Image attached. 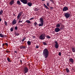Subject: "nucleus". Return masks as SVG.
Returning <instances> with one entry per match:
<instances>
[{"label": "nucleus", "mask_w": 75, "mask_h": 75, "mask_svg": "<svg viewBox=\"0 0 75 75\" xmlns=\"http://www.w3.org/2000/svg\"><path fill=\"white\" fill-rule=\"evenodd\" d=\"M49 54V52L48 49L47 48L45 49L43 51V55L45 58H47L48 57Z\"/></svg>", "instance_id": "1"}, {"label": "nucleus", "mask_w": 75, "mask_h": 75, "mask_svg": "<svg viewBox=\"0 0 75 75\" xmlns=\"http://www.w3.org/2000/svg\"><path fill=\"white\" fill-rule=\"evenodd\" d=\"M40 20L39 21L40 23H40L39 24V26L41 27V26H43L44 25V20L42 18H40Z\"/></svg>", "instance_id": "2"}, {"label": "nucleus", "mask_w": 75, "mask_h": 75, "mask_svg": "<svg viewBox=\"0 0 75 75\" xmlns=\"http://www.w3.org/2000/svg\"><path fill=\"white\" fill-rule=\"evenodd\" d=\"M46 36V35H45V34H42L40 36L39 38L40 40H44Z\"/></svg>", "instance_id": "3"}, {"label": "nucleus", "mask_w": 75, "mask_h": 75, "mask_svg": "<svg viewBox=\"0 0 75 75\" xmlns=\"http://www.w3.org/2000/svg\"><path fill=\"white\" fill-rule=\"evenodd\" d=\"M28 68L27 67H24V69H23V71L24 72V73L25 74H26V73H27V72H28Z\"/></svg>", "instance_id": "4"}, {"label": "nucleus", "mask_w": 75, "mask_h": 75, "mask_svg": "<svg viewBox=\"0 0 75 75\" xmlns=\"http://www.w3.org/2000/svg\"><path fill=\"white\" fill-rule=\"evenodd\" d=\"M70 14L68 13L67 12L65 14L64 16H65L66 18H68L69 17H70Z\"/></svg>", "instance_id": "5"}, {"label": "nucleus", "mask_w": 75, "mask_h": 75, "mask_svg": "<svg viewBox=\"0 0 75 75\" xmlns=\"http://www.w3.org/2000/svg\"><path fill=\"white\" fill-rule=\"evenodd\" d=\"M20 1L23 4H27V0H20Z\"/></svg>", "instance_id": "6"}, {"label": "nucleus", "mask_w": 75, "mask_h": 75, "mask_svg": "<svg viewBox=\"0 0 75 75\" xmlns=\"http://www.w3.org/2000/svg\"><path fill=\"white\" fill-rule=\"evenodd\" d=\"M67 10H68V7L64 6L63 7V11H67Z\"/></svg>", "instance_id": "7"}, {"label": "nucleus", "mask_w": 75, "mask_h": 75, "mask_svg": "<svg viewBox=\"0 0 75 75\" xmlns=\"http://www.w3.org/2000/svg\"><path fill=\"white\" fill-rule=\"evenodd\" d=\"M61 29H59V28H55L54 29V31L56 33H58V32H59V31H60V30Z\"/></svg>", "instance_id": "8"}, {"label": "nucleus", "mask_w": 75, "mask_h": 75, "mask_svg": "<svg viewBox=\"0 0 75 75\" xmlns=\"http://www.w3.org/2000/svg\"><path fill=\"white\" fill-rule=\"evenodd\" d=\"M55 42L56 43L55 45V48H56V49H57V48H58L59 45L58 43V42H57V41H55Z\"/></svg>", "instance_id": "9"}, {"label": "nucleus", "mask_w": 75, "mask_h": 75, "mask_svg": "<svg viewBox=\"0 0 75 75\" xmlns=\"http://www.w3.org/2000/svg\"><path fill=\"white\" fill-rule=\"evenodd\" d=\"M22 14H23V13L22 12H20L19 13H18V15L17 17L18 20L20 17V16H21V15H22Z\"/></svg>", "instance_id": "10"}, {"label": "nucleus", "mask_w": 75, "mask_h": 75, "mask_svg": "<svg viewBox=\"0 0 75 75\" xmlns=\"http://www.w3.org/2000/svg\"><path fill=\"white\" fill-rule=\"evenodd\" d=\"M17 23V21L16 19H14L12 22V24L13 25H15Z\"/></svg>", "instance_id": "11"}, {"label": "nucleus", "mask_w": 75, "mask_h": 75, "mask_svg": "<svg viewBox=\"0 0 75 75\" xmlns=\"http://www.w3.org/2000/svg\"><path fill=\"white\" fill-rule=\"evenodd\" d=\"M14 3V0H12L9 2L10 5H11V6H12V5H13Z\"/></svg>", "instance_id": "12"}, {"label": "nucleus", "mask_w": 75, "mask_h": 75, "mask_svg": "<svg viewBox=\"0 0 75 75\" xmlns=\"http://www.w3.org/2000/svg\"><path fill=\"white\" fill-rule=\"evenodd\" d=\"M69 61L71 63H74V59L72 58H70L69 59Z\"/></svg>", "instance_id": "13"}, {"label": "nucleus", "mask_w": 75, "mask_h": 75, "mask_svg": "<svg viewBox=\"0 0 75 75\" xmlns=\"http://www.w3.org/2000/svg\"><path fill=\"white\" fill-rule=\"evenodd\" d=\"M20 48L21 49H25V48H26V47L21 45L20 46Z\"/></svg>", "instance_id": "14"}, {"label": "nucleus", "mask_w": 75, "mask_h": 75, "mask_svg": "<svg viewBox=\"0 0 75 75\" xmlns=\"http://www.w3.org/2000/svg\"><path fill=\"white\" fill-rule=\"evenodd\" d=\"M32 4H33L30 3H28V6H29V7H31V6L32 5Z\"/></svg>", "instance_id": "15"}, {"label": "nucleus", "mask_w": 75, "mask_h": 75, "mask_svg": "<svg viewBox=\"0 0 75 75\" xmlns=\"http://www.w3.org/2000/svg\"><path fill=\"white\" fill-rule=\"evenodd\" d=\"M27 43L28 45H31V42L30 41H28Z\"/></svg>", "instance_id": "16"}, {"label": "nucleus", "mask_w": 75, "mask_h": 75, "mask_svg": "<svg viewBox=\"0 0 75 75\" xmlns=\"http://www.w3.org/2000/svg\"><path fill=\"white\" fill-rule=\"evenodd\" d=\"M65 70L67 72V73H68L69 72H70V71H69V69L67 68Z\"/></svg>", "instance_id": "17"}, {"label": "nucleus", "mask_w": 75, "mask_h": 75, "mask_svg": "<svg viewBox=\"0 0 75 75\" xmlns=\"http://www.w3.org/2000/svg\"><path fill=\"white\" fill-rule=\"evenodd\" d=\"M17 4H18V5H21V3H20V1H17Z\"/></svg>", "instance_id": "18"}, {"label": "nucleus", "mask_w": 75, "mask_h": 75, "mask_svg": "<svg viewBox=\"0 0 75 75\" xmlns=\"http://www.w3.org/2000/svg\"><path fill=\"white\" fill-rule=\"evenodd\" d=\"M4 23L5 26H7V25H8V24H7V22L6 21H4Z\"/></svg>", "instance_id": "19"}, {"label": "nucleus", "mask_w": 75, "mask_h": 75, "mask_svg": "<svg viewBox=\"0 0 75 75\" xmlns=\"http://www.w3.org/2000/svg\"><path fill=\"white\" fill-rule=\"evenodd\" d=\"M56 27L57 28H59V27H60V24H57L56 25Z\"/></svg>", "instance_id": "20"}, {"label": "nucleus", "mask_w": 75, "mask_h": 75, "mask_svg": "<svg viewBox=\"0 0 75 75\" xmlns=\"http://www.w3.org/2000/svg\"><path fill=\"white\" fill-rule=\"evenodd\" d=\"M26 22L27 23H28V24H30V23H31V21L28 20L26 21Z\"/></svg>", "instance_id": "21"}, {"label": "nucleus", "mask_w": 75, "mask_h": 75, "mask_svg": "<svg viewBox=\"0 0 75 75\" xmlns=\"http://www.w3.org/2000/svg\"><path fill=\"white\" fill-rule=\"evenodd\" d=\"M34 25L35 27H37V23L36 22H35L34 23Z\"/></svg>", "instance_id": "22"}, {"label": "nucleus", "mask_w": 75, "mask_h": 75, "mask_svg": "<svg viewBox=\"0 0 75 75\" xmlns=\"http://www.w3.org/2000/svg\"><path fill=\"white\" fill-rule=\"evenodd\" d=\"M0 37L3 38V37H4V35L2 34V33L0 34Z\"/></svg>", "instance_id": "23"}, {"label": "nucleus", "mask_w": 75, "mask_h": 75, "mask_svg": "<svg viewBox=\"0 0 75 75\" xmlns=\"http://www.w3.org/2000/svg\"><path fill=\"white\" fill-rule=\"evenodd\" d=\"M15 35L18 36V35H20V34L18 33H17V32H16V33H15Z\"/></svg>", "instance_id": "24"}, {"label": "nucleus", "mask_w": 75, "mask_h": 75, "mask_svg": "<svg viewBox=\"0 0 75 75\" xmlns=\"http://www.w3.org/2000/svg\"><path fill=\"white\" fill-rule=\"evenodd\" d=\"M3 13V11L2 10H1L0 11V15L2 14Z\"/></svg>", "instance_id": "25"}, {"label": "nucleus", "mask_w": 75, "mask_h": 75, "mask_svg": "<svg viewBox=\"0 0 75 75\" xmlns=\"http://www.w3.org/2000/svg\"><path fill=\"white\" fill-rule=\"evenodd\" d=\"M42 43L43 44V45H47V43L45 42H43Z\"/></svg>", "instance_id": "26"}, {"label": "nucleus", "mask_w": 75, "mask_h": 75, "mask_svg": "<svg viewBox=\"0 0 75 75\" xmlns=\"http://www.w3.org/2000/svg\"><path fill=\"white\" fill-rule=\"evenodd\" d=\"M72 51L73 52H75V48H72Z\"/></svg>", "instance_id": "27"}, {"label": "nucleus", "mask_w": 75, "mask_h": 75, "mask_svg": "<svg viewBox=\"0 0 75 75\" xmlns=\"http://www.w3.org/2000/svg\"><path fill=\"white\" fill-rule=\"evenodd\" d=\"M39 9L38 8H35L34 9V11H38V10Z\"/></svg>", "instance_id": "28"}, {"label": "nucleus", "mask_w": 75, "mask_h": 75, "mask_svg": "<svg viewBox=\"0 0 75 75\" xmlns=\"http://www.w3.org/2000/svg\"><path fill=\"white\" fill-rule=\"evenodd\" d=\"M46 37L47 38H48V39H50V38H51V37L50 36H49L48 35H47L46 36Z\"/></svg>", "instance_id": "29"}, {"label": "nucleus", "mask_w": 75, "mask_h": 75, "mask_svg": "<svg viewBox=\"0 0 75 75\" xmlns=\"http://www.w3.org/2000/svg\"><path fill=\"white\" fill-rule=\"evenodd\" d=\"M7 60L8 61V62H10V59L9 58H7Z\"/></svg>", "instance_id": "30"}, {"label": "nucleus", "mask_w": 75, "mask_h": 75, "mask_svg": "<svg viewBox=\"0 0 75 75\" xmlns=\"http://www.w3.org/2000/svg\"><path fill=\"white\" fill-rule=\"evenodd\" d=\"M47 6H49V5L50 4V2H47Z\"/></svg>", "instance_id": "31"}, {"label": "nucleus", "mask_w": 75, "mask_h": 75, "mask_svg": "<svg viewBox=\"0 0 75 75\" xmlns=\"http://www.w3.org/2000/svg\"><path fill=\"white\" fill-rule=\"evenodd\" d=\"M13 28H11L10 29L11 31V32H12V31H13Z\"/></svg>", "instance_id": "32"}, {"label": "nucleus", "mask_w": 75, "mask_h": 75, "mask_svg": "<svg viewBox=\"0 0 75 75\" xmlns=\"http://www.w3.org/2000/svg\"><path fill=\"white\" fill-rule=\"evenodd\" d=\"M18 29V27L17 26H16L15 28V29L16 30H17V29Z\"/></svg>", "instance_id": "33"}, {"label": "nucleus", "mask_w": 75, "mask_h": 75, "mask_svg": "<svg viewBox=\"0 0 75 75\" xmlns=\"http://www.w3.org/2000/svg\"><path fill=\"white\" fill-rule=\"evenodd\" d=\"M23 20H22V21H19L18 22V23H22V22H23Z\"/></svg>", "instance_id": "34"}, {"label": "nucleus", "mask_w": 75, "mask_h": 75, "mask_svg": "<svg viewBox=\"0 0 75 75\" xmlns=\"http://www.w3.org/2000/svg\"><path fill=\"white\" fill-rule=\"evenodd\" d=\"M25 38H25L23 39V40H22V42H24V40H25Z\"/></svg>", "instance_id": "35"}, {"label": "nucleus", "mask_w": 75, "mask_h": 75, "mask_svg": "<svg viewBox=\"0 0 75 75\" xmlns=\"http://www.w3.org/2000/svg\"><path fill=\"white\" fill-rule=\"evenodd\" d=\"M50 1H51V2H52V3H53V4L54 3V1H53V0H50Z\"/></svg>", "instance_id": "36"}, {"label": "nucleus", "mask_w": 75, "mask_h": 75, "mask_svg": "<svg viewBox=\"0 0 75 75\" xmlns=\"http://www.w3.org/2000/svg\"><path fill=\"white\" fill-rule=\"evenodd\" d=\"M33 19H34V18H30L29 19V20H33Z\"/></svg>", "instance_id": "37"}, {"label": "nucleus", "mask_w": 75, "mask_h": 75, "mask_svg": "<svg viewBox=\"0 0 75 75\" xmlns=\"http://www.w3.org/2000/svg\"><path fill=\"white\" fill-rule=\"evenodd\" d=\"M4 44L5 45H6V46H8V44L7 43H5Z\"/></svg>", "instance_id": "38"}, {"label": "nucleus", "mask_w": 75, "mask_h": 75, "mask_svg": "<svg viewBox=\"0 0 75 75\" xmlns=\"http://www.w3.org/2000/svg\"><path fill=\"white\" fill-rule=\"evenodd\" d=\"M59 56H60V55H61V52H59Z\"/></svg>", "instance_id": "39"}, {"label": "nucleus", "mask_w": 75, "mask_h": 75, "mask_svg": "<svg viewBox=\"0 0 75 75\" xmlns=\"http://www.w3.org/2000/svg\"><path fill=\"white\" fill-rule=\"evenodd\" d=\"M20 62L21 64H22V60H20Z\"/></svg>", "instance_id": "40"}, {"label": "nucleus", "mask_w": 75, "mask_h": 75, "mask_svg": "<svg viewBox=\"0 0 75 75\" xmlns=\"http://www.w3.org/2000/svg\"><path fill=\"white\" fill-rule=\"evenodd\" d=\"M36 48H38V46H36Z\"/></svg>", "instance_id": "41"}, {"label": "nucleus", "mask_w": 75, "mask_h": 75, "mask_svg": "<svg viewBox=\"0 0 75 75\" xmlns=\"http://www.w3.org/2000/svg\"><path fill=\"white\" fill-rule=\"evenodd\" d=\"M45 8H46V9H49V8H48V7L47 6Z\"/></svg>", "instance_id": "42"}, {"label": "nucleus", "mask_w": 75, "mask_h": 75, "mask_svg": "<svg viewBox=\"0 0 75 75\" xmlns=\"http://www.w3.org/2000/svg\"><path fill=\"white\" fill-rule=\"evenodd\" d=\"M14 52H15V53H17V52L16 51H15Z\"/></svg>", "instance_id": "43"}, {"label": "nucleus", "mask_w": 75, "mask_h": 75, "mask_svg": "<svg viewBox=\"0 0 75 75\" xmlns=\"http://www.w3.org/2000/svg\"><path fill=\"white\" fill-rule=\"evenodd\" d=\"M50 8H51V9H52V8H53V7H50Z\"/></svg>", "instance_id": "44"}, {"label": "nucleus", "mask_w": 75, "mask_h": 75, "mask_svg": "<svg viewBox=\"0 0 75 75\" xmlns=\"http://www.w3.org/2000/svg\"><path fill=\"white\" fill-rule=\"evenodd\" d=\"M2 19H1V18H0V22L1 21Z\"/></svg>", "instance_id": "45"}, {"label": "nucleus", "mask_w": 75, "mask_h": 75, "mask_svg": "<svg viewBox=\"0 0 75 75\" xmlns=\"http://www.w3.org/2000/svg\"><path fill=\"white\" fill-rule=\"evenodd\" d=\"M45 8L46 7H47V5H45Z\"/></svg>", "instance_id": "46"}, {"label": "nucleus", "mask_w": 75, "mask_h": 75, "mask_svg": "<svg viewBox=\"0 0 75 75\" xmlns=\"http://www.w3.org/2000/svg\"><path fill=\"white\" fill-rule=\"evenodd\" d=\"M6 52H9V51H6Z\"/></svg>", "instance_id": "47"}, {"label": "nucleus", "mask_w": 75, "mask_h": 75, "mask_svg": "<svg viewBox=\"0 0 75 75\" xmlns=\"http://www.w3.org/2000/svg\"><path fill=\"white\" fill-rule=\"evenodd\" d=\"M4 44H3V47H4Z\"/></svg>", "instance_id": "48"}, {"label": "nucleus", "mask_w": 75, "mask_h": 75, "mask_svg": "<svg viewBox=\"0 0 75 75\" xmlns=\"http://www.w3.org/2000/svg\"><path fill=\"white\" fill-rule=\"evenodd\" d=\"M62 28H60V29H61V30H62Z\"/></svg>", "instance_id": "49"}, {"label": "nucleus", "mask_w": 75, "mask_h": 75, "mask_svg": "<svg viewBox=\"0 0 75 75\" xmlns=\"http://www.w3.org/2000/svg\"><path fill=\"white\" fill-rule=\"evenodd\" d=\"M13 15L14 16H15V14H13Z\"/></svg>", "instance_id": "50"}, {"label": "nucleus", "mask_w": 75, "mask_h": 75, "mask_svg": "<svg viewBox=\"0 0 75 75\" xmlns=\"http://www.w3.org/2000/svg\"><path fill=\"white\" fill-rule=\"evenodd\" d=\"M42 1H45V0H41Z\"/></svg>", "instance_id": "51"}, {"label": "nucleus", "mask_w": 75, "mask_h": 75, "mask_svg": "<svg viewBox=\"0 0 75 75\" xmlns=\"http://www.w3.org/2000/svg\"><path fill=\"white\" fill-rule=\"evenodd\" d=\"M44 6H46V5H45V4H44Z\"/></svg>", "instance_id": "52"}, {"label": "nucleus", "mask_w": 75, "mask_h": 75, "mask_svg": "<svg viewBox=\"0 0 75 75\" xmlns=\"http://www.w3.org/2000/svg\"><path fill=\"white\" fill-rule=\"evenodd\" d=\"M4 37H6V35H4Z\"/></svg>", "instance_id": "53"}, {"label": "nucleus", "mask_w": 75, "mask_h": 75, "mask_svg": "<svg viewBox=\"0 0 75 75\" xmlns=\"http://www.w3.org/2000/svg\"><path fill=\"white\" fill-rule=\"evenodd\" d=\"M33 38H35V37L33 36Z\"/></svg>", "instance_id": "54"}, {"label": "nucleus", "mask_w": 75, "mask_h": 75, "mask_svg": "<svg viewBox=\"0 0 75 75\" xmlns=\"http://www.w3.org/2000/svg\"><path fill=\"white\" fill-rule=\"evenodd\" d=\"M21 20V18L19 19V21H20Z\"/></svg>", "instance_id": "55"}]
</instances>
